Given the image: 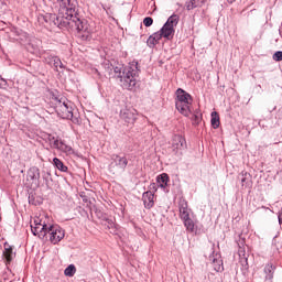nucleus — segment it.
<instances>
[{
	"instance_id": "nucleus-25",
	"label": "nucleus",
	"mask_w": 282,
	"mask_h": 282,
	"mask_svg": "<svg viewBox=\"0 0 282 282\" xmlns=\"http://www.w3.org/2000/svg\"><path fill=\"white\" fill-rule=\"evenodd\" d=\"M107 228H109L110 232L112 235H116L118 232V225H116L111 219H107Z\"/></svg>"
},
{
	"instance_id": "nucleus-30",
	"label": "nucleus",
	"mask_w": 282,
	"mask_h": 282,
	"mask_svg": "<svg viewBox=\"0 0 282 282\" xmlns=\"http://www.w3.org/2000/svg\"><path fill=\"white\" fill-rule=\"evenodd\" d=\"M143 25L145 28H151V25H153V18L151 17H147L143 19Z\"/></svg>"
},
{
	"instance_id": "nucleus-5",
	"label": "nucleus",
	"mask_w": 282,
	"mask_h": 282,
	"mask_svg": "<svg viewBox=\"0 0 282 282\" xmlns=\"http://www.w3.org/2000/svg\"><path fill=\"white\" fill-rule=\"evenodd\" d=\"M177 23H180V15L173 14L171 15L164 25L161 28L160 32L163 35L165 41H173L175 36V28H177Z\"/></svg>"
},
{
	"instance_id": "nucleus-17",
	"label": "nucleus",
	"mask_w": 282,
	"mask_h": 282,
	"mask_svg": "<svg viewBox=\"0 0 282 282\" xmlns=\"http://www.w3.org/2000/svg\"><path fill=\"white\" fill-rule=\"evenodd\" d=\"M238 180L241 182L245 188H252V175L248 172H241L238 175Z\"/></svg>"
},
{
	"instance_id": "nucleus-22",
	"label": "nucleus",
	"mask_w": 282,
	"mask_h": 282,
	"mask_svg": "<svg viewBox=\"0 0 282 282\" xmlns=\"http://www.w3.org/2000/svg\"><path fill=\"white\" fill-rule=\"evenodd\" d=\"M54 166L58 169V171H62V173H67V166L61 161L58 158L53 159Z\"/></svg>"
},
{
	"instance_id": "nucleus-10",
	"label": "nucleus",
	"mask_w": 282,
	"mask_h": 282,
	"mask_svg": "<svg viewBox=\"0 0 282 282\" xmlns=\"http://www.w3.org/2000/svg\"><path fill=\"white\" fill-rule=\"evenodd\" d=\"M50 227L46 224H42L39 220H34V225H31V231L34 237H39V239H47V231Z\"/></svg>"
},
{
	"instance_id": "nucleus-12",
	"label": "nucleus",
	"mask_w": 282,
	"mask_h": 282,
	"mask_svg": "<svg viewBox=\"0 0 282 282\" xmlns=\"http://www.w3.org/2000/svg\"><path fill=\"white\" fill-rule=\"evenodd\" d=\"M178 210L182 220L191 217V209H188V202H186V199L180 198Z\"/></svg>"
},
{
	"instance_id": "nucleus-8",
	"label": "nucleus",
	"mask_w": 282,
	"mask_h": 282,
	"mask_svg": "<svg viewBox=\"0 0 282 282\" xmlns=\"http://www.w3.org/2000/svg\"><path fill=\"white\" fill-rule=\"evenodd\" d=\"M26 182L30 186L39 188L41 186V170L37 166H32L26 172Z\"/></svg>"
},
{
	"instance_id": "nucleus-1",
	"label": "nucleus",
	"mask_w": 282,
	"mask_h": 282,
	"mask_svg": "<svg viewBox=\"0 0 282 282\" xmlns=\"http://www.w3.org/2000/svg\"><path fill=\"white\" fill-rule=\"evenodd\" d=\"M57 2L59 3L58 14H50V21L57 28H66L77 32L83 41H89L91 37V26L78 13V1L57 0Z\"/></svg>"
},
{
	"instance_id": "nucleus-21",
	"label": "nucleus",
	"mask_w": 282,
	"mask_h": 282,
	"mask_svg": "<svg viewBox=\"0 0 282 282\" xmlns=\"http://www.w3.org/2000/svg\"><path fill=\"white\" fill-rule=\"evenodd\" d=\"M159 186H161V188H166L167 184H169V174L163 173L160 176H158L156 180Z\"/></svg>"
},
{
	"instance_id": "nucleus-3",
	"label": "nucleus",
	"mask_w": 282,
	"mask_h": 282,
	"mask_svg": "<svg viewBox=\"0 0 282 282\" xmlns=\"http://www.w3.org/2000/svg\"><path fill=\"white\" fill-rule=\"evenodd\" d=\"M191 105H193V97L186 90L178 88L176 90L175 107L182 116H191Z\"/></svg>"
},
{
	"instance_id": "nucleus-15",
	"label": "nucleus",
	"mask_w": 282,
	"mask_h": 282,
	"mask_svg": "<svg viewBox=\"0 0 282 282\" xmlns=\"http://www.w3.org/2000/svg\"><path fill=\"white\" fill-rule=\"evenodd\" d=\"M276 271V267L272 263L265 264L263 269L264 273V282H272L274 279V272Z\"/></svg>"
},
{
	"instance_id": "nucleus-16",
	"label": "nucleus",
	"mask_w": 282,
	"mask_h": 282,
	"mask_svg": "<svg viewBox=\"0 0 282 282\" xmlns=\"http://www.w3.org/2000/svg\"><path fill=\"white\" fill-rule=\"evenodd\" d=\"M238 254L240 258V263H242L245 270H248V257H246V247L243 240L238 243Z\"/></svg>"
},
{
	"instance_id": "nucleus-19",
	"label": "nucleus",
	"mask_w": 282,
	"mask_h": 282,
	"mask_svg": "<svg viewBox=\"0 0 282 282\" xmlns=\"http://www.w3.org/2000/svg\"><path fill=\"white\" fill-rule=\"evenodd\" d=\"M3 257L7 263H10L14 257V252L12 251V247L8 243H4Z\"/></svg>"
},
{
	"instance_id": "nucleus-33",
	"label": "nucleus",
	"mask_w": 282,
	"mask_h": 282,
	"mask_svg": "<svg viewBox=\"0 0 282 282\" xmlns=\"http://www.w3.org/2000/svg\"><path fill=\"white\" fill-rule=\"evenodd\" d=\"M48 142L54 149V142H61V139L53 137L52 134L48 135Z\"/></svg>"
},
{
	"instance_id": "nucleus-23",
	"label": "nucleus",
	"mask_w": 282,
	"mask_h": 282,
	"mask_svg": "<svg viewBox=\"0 0 282 282\" xmlns=\"http://www.w3.org/2000/svg\"><path fill=\"white\" fill-rule=\"evenodd\" d=\"M212 127L214 129H219V115L217 112H212Z\"/></svg>"
},
{
	"instance_id": "nucleus-35",
	"label": "nucleus",
	"mask_w": 282,
	"mask_h": 282,
	"mask_svg": "<svg viewBox=\"0 0 282 282\" xmlns=\"http://www.w3.org/2000/svg\"><path fill=\"white\" fill-rule=\"evenodd\" d=\"M7 82L3 79V77H0V87H6Z\"/></svg>"
},
{
	"instance_id": "nucleus-20",
	"label": "nucleus",
	"mask_w": 282,
	"mask_h": 282,
	"mask_svg": "<svg viewBox=\"0 0 282 282\" xmlns=\"http://www.w3.org/2000/svg\"><path fill=\"white\" fill-rule=\"evenodd\" d=\"M183 224L188 232H195V221L191 219V216L183 218Z\"/></svg>"
},
{
	"instance_id": "nucleus-18",
	"label": "nucleus",
	"mask_w": 282,
	"mask_h": 282,
	"mask_svg": "<svg viewBox=\"0 0 282 282\" xmlns=\"http://www.w3.org/2000/svg\"><path fill=\"white\" fill-rule=\"evenodd\" d=\"M206 3V0H189L185 3L186 10H195V8H202Z\"/></svg>"
},
{
	"instance_id": "nucleus-24",
	"label": "nucleus",
	"mask_w": 282,
	"mask_h": 282,
	"mask_svg": "<svg viewBox=\"0 0 282 282\" xmlns=\"http://www.w3.org/2000/svg\"><path fill=\"white\" fill-rule=\"evenodd\" d=\"M65 276H74L76 274V265L69 264L65 270H64Z\"/></svg>"
},
{
	"instance_id": "nucleus-32",
	"label": "nucleus",
	"mask_w": 282,
	"mask_h": 282,
	"mask_svg": "<svg viewBox=\"0 0 282 282\" xmlns=\"http://www.w3.org/2000/svg\"><path fill=\"white\" fill-rule=\"evenodd\" d=\"M152 36L156 40V43H160V41L164 39V35H162L161 31L153 33Z\"/></svg>"
},
{
	"instance_id": "nucleus-6",
	"label": "nucleus",
	"mask_w": 282,
	"mask_h": 282,
	"mask_svg": "<svg viewBox=\"0 0 282 282\" xmlns=\"http://www.w3.org/2000/svg\"><path fill=\"white\" fill-rule=\"evenodd\" d=\"M129 165V160L127 156H121L120 154H112L109 164V171L112 175H119V173H124L127 166Z\"/></svg>"
},
{
	"instance_id": "nucleus-38",
	"label": "nucleus",
	"mask_w": 282,
	"mask_h": 282,
	"mask_svg": "<svg viewBox=\"0 0 282 282\" xmlns=\"http://www.w3.org/2000/svg\"><path fill=\"white\" fill-rule=\"evenodd\" d=\"M17 34H20V32H19V31H17Z\"/></svg>"
},
{
	"instance_id": "nucleus-31",
	"label": "nucleus",
	"mask_w": 282,
	"mask_h": 282,
	"mask_svg": "<svg viewBox=\"0 0 282 282\" xmlns=\"http://www.w3.org/2000/svg\"><path fill=\"white\" fill-rule=\"evenodd\" d=\"M273 61H275L276 63H281L282 61V51H276L273 56H272Z\"/></svg>"
},
{
	"instance_id": "nucleus-36",
	"label": "nucleus",
	"mask_w": 282,
	"mask_h": 282,
	"mask_svg": "<svg viewBox=\"0 0 282 282\" xmlns=\"http://www.w3.org/2000/svg\"><path fill=\"white\" fill-rule=\"evenodd\" d=\"M194 118H195L196 122H199V120H202V117L197 116V115H195Z\"/></svg>"
},
{
	"instance_id": "nucleus-34",
	"label": "nucleus",
	"mask_w": 282,
	"mask_h": 282,
	"mask_svg": "<svg viewBox=\"0 0 282 282\" xmlns=\"http://www.w3.org/2000/svg\"><path fill=\"white\" fill-rule=\"evenodd\" d=\"M150 191H154V193L158 192V184L152 183V184L150 185Z\"/></svg>"
},
{
	"instance_id": "nucleus-26",
	"label": "nucleus",
	"mask_w": 282,
	"mask_h": 282,
	"mask_svg": "<svg viewBox=\"0 0 282 282\" xmlns=\"http://www.w3.org/2000/svg\"><path fill=\"white\" fill-rule=\"evenodd\" d=\"M52 65L54 66L56 72H58V67H61V69H65V66L63 65V62L61 61V58L58 56L54 57Z\"/></svg>"
},
{
	"instance_id": "nucleus-9",
	"label": "nucleus",
	"mask_w": 282,
	"mask_h": 282,
	"mask_svg": "<svg viewBox=\"0 0 282 282\" xmlns=\"http://www.w3.org/2000/svg\"><path fill=\"white\" fill-rule=\"evenodd\" d=\"M186 139L182 134H174L172 138V151L174 155H182V151L186 149Z\"/></svg>"
},
{
	"instance_id": "nucleus-7",
	"label": "nucleus",
	"mask_w": 282,
	"mask_h": 282,
	"mask_svg": "<svg viewBox=\"0 0 282 282\" xmlns=\"http://www.w3.org/2000/svg\"><path fill=\"white\" fill-rule=\"evenodd\" d=\"M47 235L50 237L51 243H59V241H63L65 239V230L61 228L58 225H51L48 226Z\"/></svg>"
},
{
	"instance_id": "nucleus-13",
	"label": "nucleus",
	"mask_w": 282,
	"mask_h": 282,
	"mask_svg": "<svg viewBox=\"0 0 282 282\" xmlns=\"http://www.w3.org/2000/svg\"><path fill=\"white\" fill-rule=\"evenodd\" d=\"M154 197H155V195L151 191L143 193L142 200L144 204V208H147L148 210H151V208H153V206H155V202L153 200Z\"/></svg>"
},
{
	"instance_id": "nucleus-27",
	"label": "nucleus",
	"mask_w": 282,
	"mask_h": 282,
	"mask_svg": "<svg viewBox=\"0 0 282 282\" xmlns=\"http://www.w3.org/2000/svg\"><path fill=\"white\" fill-rule=\"evenodd\" d=\"M52 178V173L51 172H42V180H44L46 186H50V180Z\"/></svg>"
},
{
	"instance_id": "nucleus-2",
	"label": "nucleus",
	"mask_w": 282,
	"mask_h": 282,
	"mask_svg": "<svg viewBox=\"0 0 282 282\" xmlns=\"http://www.w3.org/2000/svg\"><path fill=\"white\" fill-rule=\"evenodd\" d=\"M115 74H117V78H120L121 86L123 89H128L131 91L133 87H135V76H138V66H116L113 67Z\"/></svg>"
},
{
	"instance_id": "nucleus-28",
	"label": "nucleus",
	"mask_w": 282,
	"mask_h": 282,
	"mask_svg": "<svg viewBox=\"0 0 282 282\" xmlns=\"http://www.w3.org/2000/svg\"><path fill=\"white\" fill-rule=\"evenodd\" d=\"M158 43L159 42L153 37V35H150L147 41L148 47H155V45H158Z\"/></svg>"
},
{
	"instance_id": "nucleus-11",
	"label": "nucleus",
	"mask_w": 282,
	"mask_h": 282,
	"mask_svg": "<svg viewBox=\"0 0 282 282\" xmlns=\"http://www.w3.org/2000/svg\"><path fill=\"white\" fill-rule=\"evenodd\" d=\"M119 116L127 124H135V121L138 120V110L133 108H123L120 110Z\"/></svg>"
},
{
	"instance_id": "nucleus-37",
	"label": "nucleus",
	"mask_w": 282,
	"mask_h": 282,
	"mask_svg": "<svg viewBox=\"0 0 282 282\" xmlns=\"http://www.w3.org/2000/svg\"><path fill=\"white\" fill-rule=\"evenodd\" d=\"M228 1V3H235V1H237V0H227Z\"/></svg>"
},
{
	"instance_id": "nucleus-14",
	"label": "nucleus",
	"mask_w": 282,
	"mask_h": 282,
	"mask_svg": "<svg viewBox=\"0 0 282 282\" xmlns=\"http://www.w3.org/2000/svg\"><path fill=\"white\" fill-rule=\"evenodd\" d=\"M54 149L62 151V153H66V155H74V149L70 145L65 144L63 140L54 141Z\"/></svg>"
},
{
	"instance_id": "nucleus-4",
	"label": "nucleus",
	"mask_w": 282,
	"mask_h": 282,
	"mask_svg": "<svg viewBox=\"0 0 282 282\" xmlns=\"http://www.w3.org/2000/svg\"><path fill=\"white\" fill-rule=\"evenodd\" d=\"M56 111L61 118L64 120H72L74 124H78V117H74V108L72 107V101L66 98H61L56 104Z\"/></svg>"
},
{
	"instance_id": "nucleus-29",
	"label": "nucleus",
	"mask_w": 282,
	"mask_h": 282,
	"mask_svg": "<svg viewBox=\"0 0 282 282\" xmlns=\"http://www.w3.org/2000/svg\"><path fill=\"white\" fill-rule=\"evenodd\" d=\"M56 55H50V54H45V63H47V65H52L54 63V58H56Z\"/></svg>"
}]
</instances>
